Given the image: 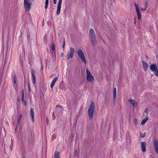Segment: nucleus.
<instances>
[{
	"label": "nucleus",
	"mask_w": 158,
	"mask_h": 158,
	"mask_svg": "<svg viewBox=\"0 0 158 158\" xmlns=\"http://www.w3.org/2000/svg\"><path fill=\"white\" fill-rule=\"evenodd\" d=\"M140 135L141 137H142V138H143L145 136V133H144L143 134H142V133H140Z\"/></svg>",
	"instance_id": "obj_27"
},
{
	"label": "nucleus",
	"mask_w": 158,
	"mask_h": 158,
	"mask_svg": "<svg viewBox=\"0 0 158 158\" xmlns=\"http://www.w3.org/2000/svg\"><path fill=\"white\" fill-rule=\"evenodd\" d=\"M56 110L58 112H61L62 110V108L60 106H57L56 107Z\"/></svg>",
	"instance_id": "obj_17"
},
{
	"label": "nucleus",
	"mask_w": 158,
	"mask_h": 158,
	"mask_svg": "<svg viewBox=\"0 0 158 158\" xmlns=\"http://www.w3.org/2000/svg\"><path fill=\"white\" fill-rule=\"evenodd\" d=\"M28 88L29 91V92H30V91H31V89H30V85H29V82H28Z\"/></svg>",
	"instance_id": "obj_35"
},
{
	"label": "nucleus",
	"mask_w": 158,
	"mask_h": 158,
	"mask_svg": "<svg viewBox=\"0 0 158 158\" xmlns=\"http://www.w3.org/2000/svg\"><path fill=\"white\" fill-rule=\"evenodd\" d=\"M56 138V136L55 135H52V139H54Z\"/></svg>",
	"instance_id": "obj_33"
},
{
	"label": "nucleus",
	"mask_w": 158,
	"mask_h": 158,
	"mask_svg": "<svg viewBox=\"0 0 158 158\" xmlns=\"http://www.w3.org/2000/svg\"><path fill=\"white\" fill-rule=\"evenodd\" d=\"M62 0H59L58 2L62 3Z\"/></svg>",
	"instance_id": "obj_37"
},
{
	"label": "nucleus",
	"mask_w": 158,
	"mask_h": 158,
	"mask_svg": "<svg viewBox=\"0 0 158 158\" xmlns=\"http://www.w3.org/2000/svg\"><path fill=\"white\" fill-rule=\"evenodd\" d=\"M58 79V78L57 77H55L54 79L52 80L50 85L51 87L52 88L54 86L55 83L57 80Z\"/></svg>",
	"instance_id": "obj_16"
},
{
	"label": "nucleus",
	"mask_w": 158,
	"mask_h": 158,
	"mask_svg": "<svg viewBox=\"0 0 158 158\" xmlns=\"http://www.w3.org/2000/svg\"><path fill=\"white\" fill-rule=\"evenodd\" d=\"M154 74L156 76L158 77V69H157L155 71Z\"/></svg>",
	"instance_id": "obj_26"
},
{
	"label": "nucleus",
	"mask_w": 158,
	"mask_h": 158,
	"mask_svg": "<svg viewBox=\"0 0 158 158\" xmlns=\"http://www.w3.org/2000/svg\"><path fill=\"white\" fill-rule=\"evenodd\" d=\"M95 110V104L94 102H92L90 105L88 110V115L90 119H92L93 117V114Z\"/></svg>",
	"instance_id": "obj_1"
},
{
	"label": "nucleus",
	"mask_w": 158,
	"mask_h": 158,
	"mask_svg": "<svg viewBox=\"0 0 158 158\" xmlns=\"http://www.w3.org/2000/svg\"><path fill=\"white\" fill-rule=\"evenodd\" d=\"M86 79L88 82L92 83L94 82V79L88 69H86Z\"/></svg>",
	"instance_id": "obj_3"
},
{
	"label": "nucleus",
	"mask_w": 158,
	"mask_h": 158,
	"mask_svg": "<svg viewBox=\"0 0 158 158\" xmlns=\"http://www.w3.org/2000/svg\"><path fill=\"white\" fill-rule=\"evenodd\" d=\"M146 143L145 142H142L141 143V146L142 148V151L143 152H145L146 150Z\"/></svg>",
	"instance_id": "obj_12"
},
{
	"label": "nucleus",
	"mask_w": 158,
	"mask_h": 158,
	"mask_svg": "<svg viewBox=\"0 0 158 158\" xmlns=\"http://www.w3.org/2000/svg\"><path fill=\"white\" fill-rule=\"evenodd\" d=\"M13 79H14V83L15 84H16V77H15V76H14V77Z\"/></svg>",
	"instance_id": "obj_30"
},
{
	"label": "nucleus",
	"mask_w": 158,
	"mask_h": 158,
	"mask_svg": "<svg viewBox=\"0 0 158 158\" xmlns=\"http://www.w3.org/2000/svg\"><path fill=\"white\" fill-rule=\"evenodd\" d=\"M89 37L92 45H94L96 43V36L94 30L91 29L89 30Z\"/></svg>",
	"instance_id": "obj_2"
},
{
	"label": "nucleus",
	"mask_w": 158,
	"mask_h": 158,
	"mask_svg": "<svg viewBox=\"0 0 158 158\" xmlns=\"http://www.w3.org/2000/svg\"><path fill=\"white\" fill-rule=\"evenodd\" d=\"M150 69L152 71H155L157 69L156 64H151L150 66Z\"/></svg>",
	"instance_id": "obj_11"
},
{
	"label": "nucleus",
	"mask_w": 158,
	"mask_h": 158,
	"mask_svg": "<svg viewBox=\"0 0 158 158\" xmlns=\"http://www.w3.org/2000/svg\"><path fill=\"white\" fill-rule=\"evenodd\" d=\"M148 6V5L147 3V2H145V3H144V6L145 7V8H146V9L147 8Z\"/></svg>",
	"instance_id": "obj_28"
},
{
	"label": "nucleus",
	"mask_w": 158,
	"mask_h": 158,
	"mask_svg": "<svg viewBox=\"0 0 158 158\" xmlns=\"http://www.w3.org/2000/svg\"><path fill=\"white\" fill-rule=\"evenodd\" d=\"M148 113V109H146V110L145 111L144 114V116L147 115V114Z\"/></svg>",
	"instance_id": "obj_29"
},
{
	"label": "nucleus",
	"mask_w": 158,
	"mask_h": 158,
	"mask_svg": "<svg viewBox=\"0 0 158 158\" xmlns=\"http://www.w3.org/2000/svg\"><path fill=\"white\" fill-rule=\"evenodd\" d=\"M77 52L78 57L80 58L85 64H86L87 61L85 59L84 53L82 50L81 49H78Z\"/></svg>",
	"instance_id": "obj_4"
},
{
	"label": "nucleus",
	"mask_w": 158,
	"mask_h": 158,
	"mask_svg": "<svg viewBox=\"0 0 158 158\" xmlns=\"http://www.w3.org/2000/svg\"><path fill=\"white\" fill-rule=\"evenodd\" d=\"M73 137V134H71L70 135V138L72 139Z\"/></svg>",
	"instance_id": "obj_31"
},
{
	"label": "nucleus",
	"mask_w": 158,
	"mask_h": 158,
	"mask_svg": "<svg viewBox=\"0 0 158 158\" xmlns=\"http://www.w3.org/2000/svg\"><path fill=\"white\" fill-rule=\"evenodd\" d=\"M54 115V113H53V114H52L53 116Z\"/></svg>",
	"instance_id": "obj_40"
},
{
	"label": "nucleus",
	"mask_w": 158,
	"mask_h": 158,
	"mask_svg": "<svg viewBox=\"0 0 158 158\" xmlns=\"http://www.w3.org/2000/svg\"><path fill=\"white\" fill-rule=\"evenodd\" d=\"M77 150H75V155H76V153H77Z\"/></svg>",
	"instance_id": "obj_39"
},
{
	"label": "nucleus",
	"mask_w": 158,
	"mask_h": 158,
	"mask_svg": "<svg viewBox=\"0 0 158 158\" xmlns=\"http://www.w3.org/2000/svg\"><path fill=\"white\" fill-rule=\"evenodd\" d=\"M129 102L132 105L133 107H135L136 106L137 103L134 100L130 99L129 100Z\"/></svg>",
	"instance_id": "obj_15"
},
{
	"label": "nucleus",
	"mask_w": 158,
	"mask_h": 158,
	"mask_svg": "<svg viewBox=\"0 0 158 158\" xmlns=\"http://www.w3.org/2000/svg\"><path fill=\"white\" fill-rule=\"evenodd\" d=\"M61 4L62 3L58 2V3L56 12V14L57 15H59L60 13Z\"/></svg>",
	"instance_id": "obj_10"
},
{
	"label": "nucleus",
	"mask_w": 158,
	"mask_h": 158,
	"mask_svg": "<svg viewBox=\"0 0 158 158\" xmlns=\"http://www.w3.org/2000/svg\"><path fill=\"white\" fill-rule=\"evenodd\" d=\"M65 44V40H64V41H63V46H62L63 49H64V48Z\"/></svg>",
	"instance_id": "obj_32"
},
{
	"label": "nucleus",
	"mask_w": 158,
	"mask_h": 158,
	"mask_svg": "<svg viewBox=\"0 0 158 158\" xmlns=\"http://www.w3.org/2000/svg\"><path fill=\"white\" fill-rule=\"evenodd\" d=\"M55 158H60V153L59 152L56 151L54 154Z\"/></svg>",
	"instance_id": "obj_18"
},
{
	"label": "nucleus",
	"mask_w": 158,
	"mask_h": 158,
	"mask_svg": "<svg viewBox=\"0 0 158 158\" xmlns=\"http://www.w3.org/2000/svg\"><path fill=\"white\" fill-rule=\"evenodd\" d=\"M113 97L114 100L116 97V88L114 87L113 89Z\"/></svg>",
	"instance_id": "obj_20"
},
{
	"label": "nucleus",
	"mask_w": 158,
	"mask_h": 158,
	"mask_svg": "<svg viewBox=\"0 0 158 158\" xmlns=\"http://www.w3.org/2000/svg\"><path fill=\"white\" fill-rule=\"evenodd\" d=\"M17 129V127H16L15 128V132H16V129Z\"/></svg>",
	"instance_id": "obj_38"
},
{
	"label": "nucleus",
	"mask_w": 158,
	"mask_h": 158,
	"mask_svg": "<svg viewBox=\"0 0 158 158\" xmlns=\"http://www.w3.org/2000/svg\"><path fill=\"white\" fill-rule=\"evenodd\" d=\"M142 62L143 65V68L144 70L145 71H146L148 68V64L146 62L143 61H142Z\"/></svg>",
	"instance_id": "obj_9"
},
{
	"label": "nucleus",
	"mask_w": 158,
	"mask_h": 158,
	"mask_svg": "<svg viewBox=\"0 0 158 158\" xmlns=\"http://www.w3.org/2000/svg\"><path fill=\"white\" fill-rule=\"evenodd\" d=\"M148 117H146L144 119H143L141 122V125H143L148 120Z\"/></svg>",
	"instance_id": "obj_21"
},
{
	"label": "nucleus",
	"mask_w": 158,
	"mask_h": 158,
	"mask_svg": "<svg viewBox=\"0 0 158 158\" xmlns=\"http://www.w3.org/2000/svg\"><path fill=\"white\" fill-rule=\"evenodd\" d=\"M70 51L67 53V57L68 59H69L70 58H73L75 52V49L73 48L70 47Z\"/></svg>",
	"instance_id": "obj_6"
},
{
	"label": "nucleus",
	"mask_w": 158,
	"mask_h": 158,
	"mask_svg": "<svg viewBox=\"0 0 158 158\" xmlns=\"http://www.w3.org/2000/svg\"><path fill=\"white\" fill-rule=\"evenodd\" d=\"M138 121L136 118H134L133 120V123L134 125H136L138 123Z\"/></svg>",
	"instance_id": "obj_25"
},
{
	"label": "nucleus",
	"mask_w": 158,
	"mask_h": 158,
	"mask_svg": "<svg viewBox=\"0 0 158 158\" xmlns=\"http://www.w3.org/2000/svg\"><path fill=\"white\" fill-rule=\"evenodd\" d=\"M154 148L157 154L158 153V141L156 139H154L153 141Z\"/></svg>",
	"instance_id": "obj_8"
},
{
	"label": "nucleus",
	"mask_w": 158,
	"mask_h": 158,
	"mask_svg": "<svg viewBox=\"0 0 158 158\" xmlns=\"http://www.w3.org/2000/svg\"><path fill=\"white\" fill-rule=\"evenodd\" d=\"M141 10L142 11H144L146 10V8H145L144 7L143 8H141Z\"/></svg>",
	"instance_id": "obj_34"
},
{
	"label": "nucleus",
	"mask_w": 158,
	"mask_h": 158,
	"mask_svg": "<svg viewBox=\"0 0 158 158\" xmlns=\"http://www.w3.org/2000/svg\"><path fill=\"white\" fill-rule=\"evenodd\" d=\"M30 115L31 117L32 121L34 122V112L33 109L32 108H31L30 109Z\"/></svg>",
	"instance_id": "obj_14"
},
{
	"label": "nucleus",
	"mask_w": 158,
	"mask_h": 158,
	"mask_svg": "<svg viewBox=\"0 0 158 158\" xmlns=\"http://www.w3.org/2000/svg\"><path fill=\"white\" fill-rule=\"evenodd\" d=\"M24 93L23 91H22V94L21 100L23 102L25 103V105H26V102L25 101V100L24 99Z\"/></svg>",
	"instance_id": "obj_22"
},
{
	"label": "nucleus",
	"mask_w": 158,
	"mask_h": 158,
	"mask_svg": "<svg viewBox=\"0 0 158 158\" xmlns=\"http://www.w3.org/2000/svg\"><path fill=\"white\" fill-rule=\"evenodd\" d=\"M31 74L32 77V82L33 84H35V76L34 75V73L33 69H31Z\"/></svg>",
	"instance_id": "obj_13"
},
{
	"label": "nucleus",
	"mask_w": 158,
	"mask_h": 158,
	"mask_svg": "<svg viewBox=\"0 0 158 158\" xmlns=\"http://www.w3.org/2000/svg\"><path fill=\"white\" fill-rule=\"evenodd\" d=\"M49 4V0H46L45 3V11H46V10L48 8V6Z\"/></svg>",
	"instance_id": "obj_19"
},
{
	"label": "nucleus",
	"mask_w": 158,
	"mask_h": 158,
	"mask_svg": "<svg viewBox=\"0 0 158 158\" xmlns=\"http://www.w3.org/2000/svg\"><path fill=\"white\" fill-rule=\"evenodd\" d=\"M51 48L53 50L52 52L54 53V54H55V44L53 43L52 44V46H51Z\"/></svg>",
	"instance_id": "obj_23"
},
{
	"label": "nucleus",
	"mask_w": 158,
	"mask_h": 158,
	"mask_svg": "<svg viewBox=\"0 0 158 158\" xmlns=\"http://www.w3.org/2000/svg\"><path fill=\"white\" fill-rule=\"evenodd\" d=\"M53 3L55 4H56V0H53Z\"/></svg>",
	"instance_id": "obj_36"
},
{
	"label": "nucleus",
	"mask_w": 158,
	"mask_h": 158,
	"mask_svg": "<svg viewBox=\"0 0 158 158\" xmlns=\"http://www.w3.org/2000/svg\"><path fill=\"white\" fill-rule=\"evenodd\" d=\"M134 5L136 11L137 12V15L138 16V19L139 20L141 18V15L139 6L138 5L136 4L135 3H134Z\"/></svg>",
	"instance_id": "obj_7"
},
{
	"label": "nucleus",
	"mask_w": 158,
	"mask_h": 158,
	"mask_svg": "<svg viewBox=\"0 0 158 158\" xmlns=\"http://www.w3.org/2000/svg\"><path fill=\"white\" fill-rule=\"evenodd\" d=\"M31 5V3L30 0H24V6L26 10L29 11L30 10Z\"/></svg>",
	"instance_id": "obj_5"
},
{
	"label": "nucleus",
	"mask_w": 158,
	"mask_h": 158,
	"mask_svg": "<svg viewBox=\"0 0 158 158\" xmlns=\"http://www.w3.org/2000/svg\"><path fill=\"white\" fill-rule=\"evenodd\" d=\"M22 118V115L21 114H20L19 115V118L17 119V122L18 124H19Z\"/></svg>",
	"instance_id": "obj_24"
}]
</instances>
